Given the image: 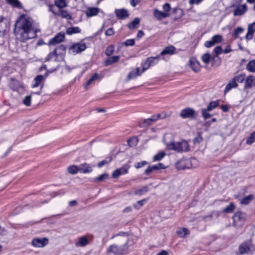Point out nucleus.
<instances>
[{
    "label": "nucleus",
    "instance_id": "f257e3e1",
    "mask_svg": "<svg viewBox=\"0 0 255 255\" xmlns=\"http://www.w3.org/2000/svg\"><path fill=\"white\" fill-rule=\"evenodd\" d=\"M38 31L37 23L26 14L20 15L16 21L15 35L16 38L21 42L36 37Z\"/></svg>",
    "mask_w": 255,
    "mask_h": 255
},
{
    "label": "nucleus",
    "instance_id": "f03ea898",
    "mask_svg": "<svg viewBox=\"0 0 255 255\" xmlns=\"http://www.w3.org/2000/svg\"><path fill=\"white\" fill-rule=\"evenodd\" d=\"M116 239V244L111 245L107 249V253L115 255H122L128 249V243L129 240L126 233H120L113 236L111 239Z\"/></svg>",
    "mask_w": 255,
    "mask_h": 255
},
{
    "label": "nucleus",
    "instance_id": "7ed1b4c3",
    "mask_svg": "<svg viewBox=\"0 0 255 255\" xmlns=\"http://www.w3.org/2000/svg\"><path fill=\"white\" fill-rule=\"evenodd\" d=\"M169 149L174 150L178 152H185L189 150V146L185 140H182L177 142H171L167 144Z\"/></svg>",
    "mask_w": 255,
    "mask_h": 255
},
{
    "label": "nucleus",
    "instance_id": "20e7f679",
    "mask_svg": "<svg viewBox=\"0 0 255 255\" xmlns=\"http://www.w3.org/2000/svg\"><path fill=\"white\" fill-rule=\"evenodd\" d=\"M246 214L241 212H238L236 213L233 217V226L236 228H239L242 227L246 220Z\"/></svg>",
    "mask_w": 255,
    "mask_h": 255
},
{
    "label": "nucleus",
    "instance_id": "39448f33",
    "mask_svg": "<svg viewBox=\"0 0 255 255\" xmlns=\"http://www.w3.org/2000/svg\"><path fill=\"white\" fill-rule=\"evenodd\" d=\"M86 48V45L83 42L74 43L69 48V53L73 54L79 53L84 51Z\"/></svg>",
    "mask_w": 255,
    "mask_h": 255
},
{
    "label": "nucleus",
    "instance_id": "423d86ee",
    "mask_svg": "<svg viewBox=\"0 0 255 255\" xmlns=\"http://www.w3.org/2000/svg\"><path fill=\"white\" fill-rule=\"evenodd\" d=\"M180 116L183 119L195 118L197 117V113L192 108H187L181 111Z\"/></svg>",
    "mask_w": 255,
    "mask_h": 255
},
{
    "label": "nucleus",
    "instance_id": "0eeeda50",
    "mask_svg": "<svg viewBox=\"0 0 255 255\" xmlns=\"http://www.w3.org/2000/svg\"><path fill=\"white\" fill-rule=\"evenodd\" d=\"M255 86V77L253 75H250L247 77L245 80V83L243 89V91L246 92L247 95L248 92L247 89L251 88Z\"/></svg>",
    "mask_w": 255,
    "mask_h": 255
},
{
    "label": "nucleus",
    "instance_id": "6e6552de",
    "mask_svg": "<svg viewBox=\"0 0 255 255\" xmlns=\"http://www.w3.org/2000/svg\"><path fill=\"white\" fill-rule=\"evenodd\" d=\"M158 59V57L148 58L142 65V72H144L150 67L152 66L157 63Z\"/></svg>",
    "mask_w": 255,
    "mask_h": 255
},
{
    "label": "nucleus",
    "instance_id": "1a4fd4ad",
    "mask_svg": "<svg viewBox=\"0 0 255 255\" xmlns=\"http://www.w3.org/2000/svg\"><path fill=\"white\" fill-rule=\"evenodd\" d=\"M48 243V241L46 238H35L32 240V245L36 248H42L46 246Z\"/></svg>",
    "mask_w": 255,
    "mask_h": 255
},
{
    "label": "nucleus",
    "instance_id": "9d476101",
    "mask_svg": "<svg viewBox=\"0 0 255 255\" xmlns=\"http://www.w3.org/2000/svg\"><path fill=\"white\" fill-rule=\"evenodd\" d=\"M191 161L189 159H182L176 163V167L179 170L184 169L190 167Z\"/></svg>",
    "mask_w": 255,
    "mask_h": 255
},
{
    "label": "nucleus",
    "instance_id": "9b49d317",
    "mask_svg": "<svg viewBox=\"0 0 255 255\" xmlns=\"http://www.w3.org/2000/svg\"><path fill=\"white\" fill-rule=\"evenodd\" d=\"M65 38V34L63 32H59L54 37L51 39L49 41V45H55L61 42Z\"/></svg>",
    "mask_w": 255,
    "mask_h": 255
},
{
    "label": "nucleus",
    "instance_id": "f8f14e48",
    "mask_svg": "<svg viewBox=\"0 0 255 255\" xmlns=\"http://www.w3.org/2000/svg\"><path fill=\"white\" fill-rule=\"evenodd\" d=\"M160 114H158L157 115H153L151 118L144 120V121L140 124V127L143 128L150 125L152 123L155 122L159 118H160Z\"/></svg>",
    "mask_w": 255,
    "mask_h": 255
},
{
    "label": "nucleus",
    "instance_id": "ddd939ff",
    "mask_svg": "<svg viewBox=\"0 0 255 255\" xmlns=\"http://www.w3.org/2000/svg\"><path fill=\"white\" fill-rule=\"evenodd\" d=\"M250 247L251 243L250 242L243 243L239 248V253L240 254H249L251 252Z\"/></svg>",
    "mask_w": 255,
    "mask_h": 255
},
{
    "label": "nucleus",
    "instance_id": "4468645a",
    "mask_svg": "<svg viewBox=\"0 0 255 255\" xmlns=\"http://www.w3.org/2000/svg\"><path fill=\"white\" fill-rule=\"evenodd\" d=\"M247 10L246 4L238 5L236 6L233 12L234 16H239L244 14Z\"/></svg>",
    "mask_w": 255,
    "mask_h": 255
},
{
    "label": "nucleus",
    "instance_id": "2eb2a0df",
    "mask_svg": "<svg viewBox=\"0 0 255 255\" xmlns=\"http://www.w3.org/2000/svg\"><path fill=\"white\" fill-rule=\"evenodd\" d=\"M99 12V9L97 7H89L84 11V13L88 17L97 15Z\"/></svg>",
    "mask_w": 255,
    "mask_h": 255
},
{
    "label": "nucleus",
    "instance_id": "dca6fc26",
    "mask_svg": "<svg viewBox=\"0 0 255 255\" xmlns=\"http://www.w3.org/2000/svg\"><path fill=\"white\" fill-rule=\"evenodd\" d=\"M255 32V22L249 24L248 27V32L245 36L246 39L248 41L253 37L254 33Z\"/></svg>",
    "mask_w": 255,
    "mask_h": 255
},
{
    "label": "nucleus",
    "instance_id": "f3484780",
    "mask_svg": "<svg viewBox=\"0 0 255 255\" xmlns=\"http://www.w3.org/2000/svg\"><path fill=\"white\" fill-rule=\"evenodd\" d=\"M117 17L120 19H124L129 16V13L125 9H118L115 10Z\"/></svg>",
    "mask_w": 255,
    "mask_h": 255
},
{
    "label": "nucleus",
    "instance_id": "a211bd4d",
    "mask_svg": "<svg viewBox=\"0 0 255 255\" xmlns=\"http://www.w3.org/2000/svg\"><path fill=\"white\" fill-rule=\"evenodd\" d=\"M190 66L192 70L195 72H198L201 68L200 62L194 57L190 58Z\"/></svg>",
    "mask_w": 255,
    "mask_h": 255
},
{
    "label": "nucleus",
    "instance_id": "6ab92c4d",
    "mask_svg": "<svg viewBox=\"0 0 255 255\" xmlns=\"http://www.w3.org/2000/svg\"><path fill=\"white\" fill-rule=\"evenodd\" d=\"M128 168L123 166L121 168L115 170L112 173V177L117 178L121 175L127 174L128 172Z\"/></svg>",
    "mask_w": 255,
    "mask_h": 255
},
{
    "label": "nucleus",
    "instance_id": "aec40b11",
    "mask_svg": "<svg viewBox=\"0 0 255 255\" xmlns=\"http://www.w3.org/2000/svg\"><path fill=\"white\" fill-rule=\"evenodd\" d=\"M89 243V240L86 236H81L78 239V241L75 243L77 247H85Z\"/></svg>",
    "mask_w": 255,
    "mask_h": 255
},
{
    "label": "nucleus",
    "instance_id": "412c9836",
    "mask_svg": "<svg viewBox=\"0 0 255 255\" xmlns=\"http://www.w3.org/2000/svg\"><path fill=\"white\" fill-rule=\"evenodd\" d=\"M153 13L155 17L159 20L167 17L170 15L169 13L162 12L158 9H155Z\"/></svg>",
    "mask_w": 255,
    "mask_h": 255
},
{
    "label": "nucleus",
    "instance_id": "4be33fe9",
    "mask_svg": "<svg viewBox=\"0 0 255 255\" xmlns=\"http://www.w3.org/2000/svg\"><path fill=\"white\" fill-rule=\"evenodd\" d=\"M176 48L172 46H168L167 47H166L160 53V54L161 55H172L175 53Z\"/></svg>",
    "mask_w": 255,
    "mask_h": 255
},
{
    "label": "nucleus",
    "instance_id": "5701e85b",
    "mask_svg": "<svg viewBox=\"0 0 255 255\" xmlns=\"http://www.w3.org/2000/svg\"><path fill=\"white\" fill-rule=\"evenodd\" d=\"M79 170L81 173H87L91 172L92 171V168L89 165L84 163L79 166Z\"/></svg>",
    "mask_w": 255,
    "mask_h": 255
},
{
    "label": "nucleus",
    "instance_id": "b1692460",
    "mask_svg": "<svg viewBox=\"0 0 255 255\" xmlns=\"http://www.w3.org/2000/svg\"><path fill=\"white\" fill-rule=\"evenodd\" d=\"M120 60V56H113L107 59L104 62V64L106 66H109L112 65L115 63L118 62Z\"/></svg>",
    "mask_w": 255,
    "mask_h": 255
},
{
    "label": "nucleus",
    "instance_id": "393cba45",
    "mask_svg": "<svg viewBox=\"0 0 255 255\" xmlns=\"http://www.w3.org/2000/svg\"><path fill=\"white\" fill-rule=\"evenodd\" d=\"M140 21V19L138 17H136L132 21L128 23L127 26L130 29L137 28L139 26Z\"/></svg>",
    "mask_w": 255,
    "mask_h": 255
},
{
    "label": "nucleus",
    "instance_id": "a878e982",
    "mask_svg": "<svg viewBox=\"0 0 255 255\" xmlns=\"http://www.w3.org/2000/svg\"><path fill=\"white\" fill-rule=\"evenodd\" d=\"M142 73V71L141 72H140L139 68H136L129 72L128 76V79L129 80L135 78L136 76L140 75Z\"/></svg>",
    "mask_w": 255,
    "mask_h": 255
},
{
    "label": "nucleus",
    "instance_id": "bb28decb",
    "mask_svg": "<svg viewBox=\"0 0 255 255\" xmlns=\"http://www.w3.org/2000/svg\"><path fill=\"white\" fill-rule=\"evenodd\" d=\"M238 86V84L237 82H236L235 80L233 78L231 81L229 82V83L227 85L225 89V92L227 93L231 89L233 88H236Z\"/></svg>",
    "mask_w": 255,
    "mask_h": 255
},
{
    "label": "nucleus",
    "instance_id": "cd10ccee",
    "mask_svg": "<svg viewBox=\"0 0 255 255\" xmlns=\"http://www.w3.org/2000/svg\"><path fill=\"white\" fill-rule=\"evenodd\" d=\"M56 14L67 19H71L72 18V16L70 13L65 10H60V11L56 13Z\"/></svg>",
    "mask_w": 255,
    "mask_h": 255
},
{
    "label": "nucleus",
    "instance_id": "c85d7f7f",
    "mask_svg": "<svg viewBox=\"0 0 255 255\" xmlns=\"http://www.w3.org/2000/svg\"><path fill=\"white\" fill-rule=\"evenodd\" d=\"M66 32L67 34L71 35L74 33H80L81 32V29L78 27H71L67 28Z\"/></svg>",
    "mask_w": 255,
    "mask_h": 255
},
{
    "label": "nucleus",
    "instance_id": "c756f323",
    "mask_svg": "<svg viewBox=\"0 0 255 255\" xmlns=\"http://www.w3.org/2000/svg\"><path fill=\"white\" fill-rule=\"evenodd\" d=\"M177 234L180 238H184L189 234V232L187 229L183 228L179 229L177 231Z\"/></svg>",
    "mask_w": 255,
    "mask_h": 255
},
{
    "label": "nucleus",
    "instance_id": "7c9ffc66",
    "mask_svg": "<svg viewBox=\"0 0 255 255\" xmlns=\"http://www.w3.org/2000/svg\"><path fill=\"white\" fill-rule=\"evenodd\" d=\"M10 87L15 91L18 90L20 87L19 82L15 79H11L10 83Z\"/></svg>",
    "mask_w": 255,
    "mask_h": 255
},
{
    "label": "nucleus",
    "instance_id": "2f4dec72",
    "mask_svg": "<svg viewBox=\"0 0 255 255\" xmlns=\"http://www.w3.org/2000/svg\"><path fill=\"white\" fill-rule=\"evenodd\" d=\"M254 195L251 194L242 199L241 200L240 203L243 205H248L251 201L254 199Z\"/></svg>",
    "mask_w": 255,
    "mask_h": 255
},
{
    "label": "nucleus",
    "instance_id": "473e14b6",
    "mask_svg": "<svg viewBox=\"0 0 255 255\" xmlns=\"http://www.w3.org/2000/svg\"><path fill=\"white\" fill-rule=\"evenodd\" d=\"M247 69L250 72H255V60H252L248 63Z\"/></svg>",
    "mask_w": 255,
    "mask_h": 255
},
{
    "label": "nucleus",
    "instance_id": "72a5a7b5",
    "mask_svg": "<svg viewBox=\"0 0 255 255\" xmlns=\"http://www.w3.org/2000/svg\"><path fill=\"white\" fill-rule=\"evenodd\" d=\"M43 80V76L41 75L37 76L34 79V84L32 85V88L38 87Z\"/></svg>",
    "mask_w": 255,
    "mask_h": 255
},
{
    "label": "nucleus",
    "instance_id": "f704fd0d",
    "mask_svg": "<svg viewBox=\"0 0 255 255\" xmlns=\"http://www.w3.org/2000/svg\"><path fill=\"white\" fill-rule=\"evenodd\" d=\"M149 188L147 186L142 187L139 189L135 191V194L141 196L148 191Z\"/></svg>",
    "mask_w": 255,
    "mask_h": 255
},
{
    "label": "nucleus",
    "instance_id": "c9c22d12",
    "mask_svg": "<svg viewBox=\"0 0 255 255\" xmlns=\"http://www.w3.org/2000/svg\"><path fill=\"white\" fill-rule=\"evenodd\" d=\"M55 53L57 55H63L65 52V47L64 45H61L57 47L55 50Z\"/></svg>",
    "mask_w": 255,
    "mask_h": 255
},
{
    "label": "nucleus",
    "instance_id": "e433bc0d",
    "mask_svg": "<svg viewBox=\"0 0 255 255\" xmlns=\"http://www.w3.org/2000/svg\"><path fill=\"white\" fill-rule=\"evenodd\" d=\"M6 2L13 7L21 8V4L18 0H6Z\"/></svg>",
    "mask_w": 255,
    "mask_h": 255
},
{
    "label": "nucleus",
    "instance_id": "4c0bfd02",
    "mask_svg": "<svg viewBox=\"0 0 255 255\" xmlns=\"http://www.w3.org/2000/svg\"><path fill=\"white\" fill-rule=\"evenodd\" d=\"M99 75L97 73H95L90 79L86 84L85 85L84 87L85 88L87 89L89 86L91 85L92 82L95 81V80L97 79L98 78Z\"/></svg>",
    "mask_w": 255,
    "mask_h": 255
},
{
    "label": "nucleus",
    "instance_id": "58836bf2",
    "mask_svg": "<svg viewBox=\"0 0 255 255\" xmlns=\"http://www.w3.org/2000/svg\"><path fill=\"white\" fill-rule=\"evenodd\" d=\"M219 105V101H212L210 102L207 107V110L211 111L216 108H217Z\"/></svg>",
    "mask_w": 255,
    "mask_h": 255
},
{
    "label": "nucleus",
    "instance_id": "ea45409f",
    "mask_svg": "<svg viewBox=\"0 0 255 255\" xmlns=\"http://www.w3.org/2000/svg\"><path fill=\"white\" fill-rule=\"evenodd\" d=\"M235 206L233 203H230V204L227 206L225 208H224L223 210V212L224 213H232L234 209Z\"/></svg>",
    "mask_w": 255,
    "mask_h": 255
},
{
    "label": "nucleus",
    "instance_id": "a19ab883",
    "mask_svg": "<svg viewBox=\"0 0 255 255\" xmlns=\"http://www.w3.org/2000/svg\"><path fill=\"white\" fill-rule=\"evenodd\" d=\"M255 141V131L253 132L246 140V143L249 145L252 144Z\"/></svg>",
    "mask_w": 255,
    "mask_h": 255
},
{
    "label": "nucleus",
    "instance_id": "79ce46f5",
    "mask_svg": "<svg viewBox=\"0 0 255 255\" xmlns=\"http://www.w3.org/2000/svg\"><path fill=\"white\" fill-rule=\"evenodd\" d=\"M210 59L211 55L208 53L204 54L201 57L202 61L205 64H208L210 62Z\"/></svg>",
    "mask_w": 255,
    "mask_h": 255
},
{
    "label": "nucleus",
    "instance_id": "37998d69",
    "mask_svg": "<svg viewBox=\"0 0 255 255\" xmlns=\"http://www.w3.org/2000/svg\"><path fill=\"white\" fill-rule=\"evenodd\" d=\"M68 171L70 174H74L79 171V167L76 165H72L68 167Z\"/></svg>",
    "mask_w": 255,
    "mask_h": 255
},
{
    "label": "nucleus",
    "instance_id": "c03bdc74",
    "mask_svg": "<svg viewBox=\"0 0 255 255\" xmlns=\"http://www.w3.org/2000/svg\"><path fill=\"white\" fill-rule=\"evenodd\" d=\"M244 29L242 27H238L237 28H236L235 29L234 32L233 33V36L234 37V38H238L239 35L240 34H241L244 31Z\"/></svg>",
    "mask_w": 255,
    "mask_h": 255
},
{
    "label": "nucleus",
    "instance_id": "a18cd8bd",
    "mask_svg": "<svg viewBox=\"0 0 255 255\" xmlns=\"http://www.w3.org/2000/svg\"><path fill=\"white\" fill-rule=\"evenodd\" d=\"M115 50V47L113 45H111L109 46H108L106 51H105V54L108 56L111 55L113 54Z\"/></svg>",
    "mask_w": 255,
    "mask_h": 255
},
{
    "label": "nucleus",
    "instance_id": "49530a36",
    "mask_svg": "<svg viewBox=\"0 0 255 255\" xmlns=\"http://www.w3.org/2000/svg\"><path fill=\"white\" fill-rule=\"evenodd\" d=\"M235 80L236 82H238L239 83H243L244 81H245V74H240L238 76H235L233 78Z\"/></svg>",
    "mask_w": 255,
    "mask_h": 255
},
{
    "label": "nucleus",
    "instance_id": "de8ad7c7",
    "mask_svg": "<svg viewBox=\"0 0 255 255\" xmlns=\"http://www.w3.org/2000/svg\"><path fill=\"white\" fill-rule=\"evenodd\" d=\"M209 111L207 109H202L201 110L202 115L205 120L209 119L211 117V115L208 113Z\"/></svg>",
    "mask_w": 255,
    "mask_h": 255
},
{
    "label": "nucleus",
    "instance_id": "09e8293b",
    "mask_svg": "<svg viewBox=\"0 0 255 255\" xmlns=\"http://www.w3.org/2000/svg\"><path fill=\"white\" fill-rule=\"evenodd\" d=\"M108 177V174L106 173L100 175L99 177L95 178L94 180L95 182H100L107 179Z\"/></svg>",
    "mask_w": 255,
    "mask_h": 255
},
{
    "label": "nucleus",
    "instance_id": "8fccbe9b",
    "mask_svg": "<svg viewBox=\"0 0 255 255\" xmlns=\"http://www.w3.org/2000/svg\"><path fill=\"white\" fill-rule=\"evenodd\" d=\"M165 154L163 152H160L153 157V161H160L165 156Z\"/></svg>",
    "mask_w": 255,
    "mask_h": 255
},
{
    "label": "nucleus",
    "instance_id": "3c124183",
    "mask_svg": "<svg viewBox=\"0 0 255 255\" xmlns=\"http://www.w3.org/2000/svg\"><path fill=\"white\" fill-rule=\"evenodd\" d=\"M214 43L216 44L221 42L222 40V37L220 35H216L212 37L211 39Z\"/></svg>",
    "mask_w": 255,
    "mask_h": 255
},
{
    "label": "nucleus",
    "instance_id": "603ef678",
    "mask_svg": "<svg viewBox=\"0 0 255 255\" xmlns=\"http://www.w3.org/2000/svg\"><path fill=\"white\" fill-rule=\"evenodd\" d=\"M55 3V5L59 8L64 7L66 5L64 0H56Z\"/></svg>",
    "mask_w": 255,
    "mask_h": 255
},
{
    "label": "nucleus",
    "instance_id": "864d4df0",
    "mask_svg": "<svg viewBox=\"0 0 255 255\" xmlns=\"http://www.w3.org/2000/svg\"><path fill=\"white\" fill-rule=\"evenodd\" d=\"M31 97L30 95L26 96L23 100V103L26 106H29L31 104Z\"/></svg>",
    "mask_w": 255,
    "mask_h": 255
},
{
    "label": "nucleus",
    "instance_id": "5fc2aeb1",
    "mask_svg": "<svg viewBox=\"0 0 255 255\" xmlns=\"http://www.w3.org/2000/svg\"><path fill=\"white\" fill-rule=\"evenodd\" d=\"M6 30V24L3 21V18L0 20V32L3 33Z\"/></svg>",
    "mask_w": 255,
    "mask_h": 255
},
{
    "label": "nucleus",
    "instance_id": "6e6d98bb",
    "mask_svg": "<svg viewBox=\"0 0 255 255\" xmlns=\"http://www.w3.org/2000/svg\"><path fill=\"white\" fill-rule=\"evenodd\" d=\"M145 199L138 201L136 204H134V207L136 209H139L141 207H142L144 205V203L145 202Z\"/></svg>",
    "mask_w": 255,
    "mask_h": 255
},
{
    "label": "nucleus",
    "instance_id": "4d7b16f0",
    "mask_svg": "<svg viewBox=\"0 0 255 255\" xmlns=\"http://www.w3.org/2000/svg\"><path fill=\"white\" fill-rule=\"evenodd\" d=\"M146 164H147V162L146 161H142L141 162H137V163H135L134 167L138 169V168H140V167L144 166Z\"/></svg>",
    "mask_w": 255,
    "mask_h": 255
},
{
    "label": "nucleus",
    "instance_id": "13d9d810",
    "mask_svg": "<svg viewBox=\"0 0 255 255\" xmlns=\"http://www.w3.org/2000/svg\"><path fill=\"white\" fill-rule=\"evenodd\" d=\"M152 166H153L152 169H154V170L159 169L165 168V167L164 166V165L161 163H159L156 165H152Z\"/></svg>",
    "mask_w": 255,
    "mask_h": 255
},
{
    "label": "nucleus",
    "instance_id": "bf43d9fd",
    "mask_svg": "<svg viewBox=\"0 0 255 255\" xmlns=\"http://www.w3.org/2000/svg\"><path fill=\"white\" fill-rule=\"evenodd\" d=\"M214 51L217 56L221 53H223V49L221 46H217L214 48Z\"/></svg>",
    "mask_w": 255,
    "mask_h": 255
},
{
    "label": "nucleus",
    "instance_id": "052dcab7",
    "mask_svg": "<svg viewBox=\"0 0 255 255\" xmlns=\"http://www.w3.org/2000/svg\"><path fill=\"white\" fill-rule=\"evenodd\" d=\"M137 142V139L135 138H133L128 140V144L129 146H133L135 145Z\"/></svg>",
    "mask_w": 255,
    "mask_h": 255
},
{
    "label": "nucleus",
    "instance_id": "680f3d73",
    "mask_svg": "<svg viewBox=\"0 0 255 255\" xmlns=\"http://www.w3.org/2000/svg\"><path fill=\"white\" fill-rule=\"evenodd\" d=\"M134 44V40L133 39H128L125 42V45L127 46H132Z\"/></svg>",
    "mask_w": 255,
    "mask_h": 255
},
{
    "label": "nucleus",
    "instance_id": "e2e57ef3",
    "mask_svg": "<svg viewBox=\"0 0 255 255\" xmlns=\"http://www.w3.org/2000/svg\"><path fill=\"white\" fill-rule=\"evenodd\" d=\"M115 33V31L114 30V28L113 27L110 28L108 29L106 32L105 34L107 36H112Z\"/></svg>",
    "mask_w": 255,
    "mask_h": 255
},
{
    "label": "nucleus",
    "instance_id": "0e129e2a",
    "mask_svg": "<svg viewBox=\"0 0 255 255\" xmlns=\"http://www.w3.org/2000/svg\"><path fill=\"white\" fill-rule=\"evenodd\" d=\"M162 8H163V10H164V12H168V13L171 9L170 5L168 3H165L163 5Z\"/></svg>",
    "mask_w": 255,
    "mask_h": 255
},
{
    "label": "nucleus",
    "instance_id": "69168bd1",
    "mask_svg": "<svg viewBox=\"0 0 255 255\" xmlns=\"http://www.w3.org/2000/svg\"><path fill=\"white\" fill-rule=\"evenodd\" d=\"M215 44L214 43L213 40L211 39V40L207 41L205 42L204 45L206 47H211L214 46Z\"/></svg>",
    "mask_w": 255,
    "mask_h": 255
},
{
    "label": "nucleus",
    "instance_id": "338daca9",
    "mask_svg": "<svg viewBox=\"0 0 255 255\" xmlns=\"http://www.w3.org/2000/svg\"><path fill=\"white\" fill-rule=\"evenodd\" d=\"M204 0H189V3L190 4H199L200 3H201L202 1H203Z\"/></svg>",
    "mask_w": 255,
    "mask_h": 255
},
{
    "label": "nucleus",
    "instance_id": "774afa93",
    "mask_svg": "<svg viewBox=\"0 0 255 255\" xmlns=\"http://www.w3.org/2000/svg\"><path fill=\"white\" fill-rule=\"evenodd\" d=\"M153 168V166H149L144 171L145 172V174H146V175H148L150 173H151L152 171L154 170V169H152Z\"/></svg>",
    "mask_w": 255,
    "mask_h": 255
}]
</instances>
